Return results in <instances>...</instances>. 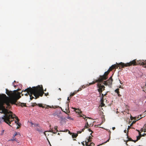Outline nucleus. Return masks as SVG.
Wrapping results in <instances>:
<instances>
[{
    "mask_svg": "<svg viewBox=\"0 0 146 146\" xmlns=\"http://www.w3.org/2000/svg\"><path fill=\"white\" fill-rule=\"evenodd\" d=\"M119 80L120 82V84H122V82H121V81H120V80Z\"/></svg>",
    "mask_w": 146,
    "mask_h": 146,
    "instance_id": "nucleus-49",
    "label": "nucleus"
},
{
    "mask_svg": "<svg viewBox=\"0 0 146 146\" xmlns=\"http://www.w3.org/2000/svg\"><path fill=\"white\" fill-rule=\"evenodd\" d=\"M49 131L50 132H51L53 133H56H56L52 131H51V130H50V131Z\"/></svg>",
    "mask_w": 146,
    "mask_h": 146,
    "instance_id": "nucleus-32",
    "label": "nucleus"
},
{
    "mask_svg": "<svg viewBox=\"0 0 146 146\" xmlns=\"http://www.w3.org/2000/svg\"><path fill=\"white\" fill-rule=\"evenodd\" d=\"M73 109H74L75 110V111L77 110V111H76V112L77 113H78L79 114L80 117H83V118L84 119H85L86 118H89L88 117H86L85 115H84L83 116H82L80 114V110H79L76 109L75 108H73Z\"/></svg>",
    "mask_w": 146,
    "mask_h": 146,
    "instance_id": "nucleus-7",
    "label": "nucleus"
},
{
    "mask_svg": "<svg viewBox=\"0 0 146 146\" xmlns=\"http://www.w3.org/2000/svg\"><path fill=\"white\" fill-rule=\"evenodd\" d=\"M88 122H86V124L85 125V126L84 127L85 128H83L82 129V131H84V130L85 129V128H88Z\"/></svg>",
    "mask_w": 146,
    "mask_h": 146,
    "instance_id": "nucleus-13",
    "label": "nucleus"
},
{
    "mask_svg": "<svg viewBox=\"0 0 146 146\" xmlns=\"http://www.w3.org/2000/svg\"><path fill=\"white\" fill-rule=\"evenodd\" d=\"M17 142L19 144V141H17Z\"/></svg>",
    "mask_w": 146,
    "mask_h": 146,
    "instance_id": "nucleus-47",
    "label": "nucleus"
},
{
    "mask_svg": "<svg viewBox=\"0 0 146 146\" xmlns=\"http://www.w3.org/2000/svg\"><path fill=\"white\" fill-rule=\"evenodd\" d=\"M95 83V82L93 81L91 83H90L89 84V85H91L92 84H94Z\"/></svg>",
    "mask_w": 146,
    "mask_h": 146,
    "instance_id": "nucleus-26",
    "label": "nucleus"
},
{
    "mask_svg": "<svg viewBox=\"0 0 146 146\" xmlns=\"http://www.w3.org/2000/svg\"><path fill=\"white\" fill-rule=\"evenodd\" d=\"M82 145H84V141H83V142H82Z\"/></svg>",
    "mask_w": 146,
    "mask_h": 146,
    "instance_id": "nucleus-41",
    "label": "nucleus"
},
{
    "mask_svg": "<svg viewBox=\"0 0 146 146\" xmlns=\"http://www.w3.org/2000/svg\"><path fill=\"white\" fill-rule=\"evenodd\" d=\"M98 87L101 89L105 88V87L104 86L102 85L101 84H98Z\"/></svg>",
    "mask_w": 146,
    "mask_h": 146,
    "instance_id": "nucleus-14",
    "label": "nucleus"
},
{
    "mask_svg": "<svg viewBox=\"0 0 146 146\" xmlns=\"http://www.w3.org/2000/svg\"><path fill=\"white\" fill-rule=\"evenodd\" d=\"M22 92H23V91H22ZM22 92H18V93H19V94H20V93H22Z\"/></svg>",
    "mask_w": 146,
    "mask_h": 146,
    "instance_id": "nucleus-50",
    "label": "nucleus"
},
{
    "mask_svg": "<svg viewBox=\"0 0 146 146\" xmlns=\"http://www.w3.org/2000/svg\"><path fill=\"white\" fill-rule=\"evenodd\" d=\"M46 133V135H49V134H48V133Z\"/></svg>",
    "mask_w": 146,
    "mask_h": 146,
    "instance_id": "nucleus-51",
    "label": "nucleus"
},
{
    "mask_svg": "<svg viewBox=\"0 0 146 146\" xmlns=\"http://www.w3.org/2000/svg\"><path fill=\"white\" fill-rule=\"evenodd\" d=\"M36 130L38 131L40 133H42L43 134H44L45 136H46V133H45V132H47V131H45L44 132V131H42V129H40L38 128Z\"/></svg>",
    "mask_w": 146,
    "mask_h": 146,
    "instance_id": "nucleus-10",
    "label": "nucleus"
},
{
    "mask_svg": "<svg viewBox=\"0 0 146 146\" xmlns=\"http://www.w3.org/2000/svg\"><path fill=\"white\" fill-rule=\"evenodd\" d=\"M77 135H78L77 134H73L72 135V136L73 137H76L77 136Z\"/></svg>",
    "mask_w": 146,
    "mask_h": 146,
    "instance_id": "nucleus-16",
    "label": "nucleus"
},
{
    "mask_svg": "<svg viewBox=\"0 0 146 146\" xmlns=\"http://www.w3.org/2000/svg\"><path fill=\"white\" fill-rule=\"evenodd\" d=\"M101 107L105 105L103 103H102V102H101Z\"/></svg>",
    "mask_w": 146,
    "mask_h": 146,
    "instance_id": "nucleus-25",
    "label": "nucleus"
},
{
    "mask_svg": "<svg viewBox=\"0 0 146 146\" xmlns=\"http://www.w3.org/2000/svg\"><path fill=\"white\" fill-rule=\"evenodd\" d=\"M48 93H45V96H46L47 95H48Z\"/></svg>",
    "mask_w": 146,
    "mask_h": 146,
    "instance_id": "nucleus-40",
    "label": "nucleus"
},
{
    "mask_svg": "<svg viewBox=\"0 0 146 146\" xmlns=\"http://www.w3.org/2000/svg\"><path fill=\"white\" fill-rule=\"evenodd\" d=\"M109 139H110V138L109 139H108V140H107L104 143H106L109 140Z\"/></svg>",
    "mask_w": 146,
    "mask_h": 146,
    "instance_id": "nucleus-36",
    "label": "nucleus"
},
{
    "mask_svg": "<svg viewBox=\"0 0 146 146\" xmlns=\"http://www.w3.org/2000/svg\"><path fill=\"white\" fill-rule=\"evenodd\" d=\"M145 135V133H144L142 135V136H144V135Z\"/></svg>",
    "mask_w": 146,
    "mask_h": 146,
    "instance_id": "nucleus-48",
    "label": "nucleus"
},
{
    "mask_svg": "<svg viewBox=\"0 0 146 146\" xmlns=\"http://www.w3.org/2000/svg\"><path fill=\"white\" fill-rule=\"evenodd\" d=\"M117 65L115 64H114L113 65H112L111 67H110V68L111 67L112 68V69L114 68H115V67H116Z\"/></svg>",
    "mask_w": 146,
    "mask_h": 146,
    "instance_id": "nucleus-15",
    "label": "nucleus"
},
{
    "mask_svg": "<svg viewBox=\"0 0 146 146\" xmlns=\"http://www.w3.org/2000/svg\"><path fill=\"white\" fill-rule=\"evenodd\" d=\"M32 95H33V94L31 95L30 94L29 96H30V99L31 100H32V99L34 98L33 96H32Z\"/></svg>",
    "mask_w": 146,
    "mask_h": 146,
    "instance_id": "nucleus-18",
    "label": "nucleus"
},
{
    "mask_svg": "<svg viewBox=\"0 0 146 146\" xmlns=\"http://www.w3.org/2000/svg\"><path fill=\"white\" fill-rule=\"evenodd\" d=\"M107 82H106L105 81L104 84L106 85H107L108 84H111L112 82V78L111 77H110L109 79L108 80Z\"/></svg>",
    "mask_w": 146,
    "mask_h": 146,
    "instance_id": "nucleus-6",
    "label": "nucleus"
},
{
    "mask_svg": "<svg viewBox=\"0 0 146 146\" xmlns=\"http://www.w3.org/2000/svg\"><path fill=\"white\" fill-rule=\"evenodd\" d=\"M116 64L117 65H121L122 67H123L124 66L126 67L127 66H130L132 64L134 65H135L136 62L135 61V60H134L132 61H131L129 62H127V63H126L125 64L122 62H120L119 63H118L117 62H116Z\"/></svg>",
    "mask_w": 146,
    "mask_h": 146,
    "instance_id": "nucleus-3",
    "label": "nucleus"
},
{
    "mask_svg": "<svg viewBox=\"0 0 146 146\" xmlns=\"http://www.w3.org/2000/svg\"><path fill=\"white\" fill-rule=\"evenodd\" d=\"M126 130H124V132L125 133H126Z\"/></svg>",
    "mask_w": 146,
    "mask_h": 146,
    "instance_id": "nucleus-46",
    "label": "nucleus"
},
{
    "mask_svg": "<svg viewBox=\"0 0 146 146\" xmlns=\"http://www.w3.org/2000/svg\"><path fill=\"white\" fill-rule=\"evenodd\" d=\"M18 135L20 136V133L19 132H16L15 134L14 135V136H15L16 135Z\"/></svg>",
    "mask_w": 146,
    "mask_h": 146,
    "instance_id": "nucleus-19",
    "label": "nucleus"
},
{
    "mask_svg": "<svg viewBox=\"0 0 146 146\" xmlns=\"http://www.w3.org/2000/svg\"><path fill=\"white\" fill-rule=\"evenodd\" d=\"M86 146H88V145L87 144V143L86 142Z\"/></svg>",
    "mask_w": 146,
    "mask_h": 146,
    "instance_id": "nucleus-45",
    "label": "nucleus"
},
{
    "mask_svg": "<svg viewBox=\"0 0 146 146\" xmlns=\"http://www.w3.org/2000/svg\"><path fill=\"white\" fill-rule=\"evenodd\" d=\"M82 131H78V133H80L82 132Z\"/></svg>",
    "mask_w": 146,
    "mask_h": 146,
    "instance_id": "nucleus-37",
    "label": "nucleus"
},
{
    "mask_svg": "<svg viewBox=\"0 0 146 146\" xmlns=\"http://www.w3.org/2000/svg\"><path fill=\"white\" fill-rule=\"evenodd\" d=\"M39 106L40 107H42V105L41 104H39Z\"/></svg>",
    "mask_w": 146,
    "mask_h": 146,
    "instance_id": "nucleus-39",
    "label": "nucleus"
},
{
    "mask_svg": "<svg viewBox=\"0 0 146 146\" xmlns=\"http://www.w3.org/2000/svg\"><path fill=\"white\" fill-rule=\"evenodd\" d=\"M26 104L24 103H22L21 104V105L22 106H25Z\"/></svg>",
    "mask_w": 146,
    "mask_h": 146,
    "instance_id": "nucleus-24",
    "label": "nucleus"
},
{
    "mask_svg": "<svg viewBox=\"0 0 146 146\" xmlns=\"http://www.w3.org/2000/svg\"><path fill=\"white\" fill-rule=\"evenodd\" d=\"M67 100H69V97H68V98Z\"/></svg>",
    "mask_w": 146,
    "mask_h": 146,
    "instance_id": "nucleus-55",
    "label": "nucleus"
},
{
    "mask_svg": "<svg viewBox=\"0 0 146 146\" xmlns=\"http://www.w3.org/2000/svg\"><path fill=\"white\" fill-rule=\"evenodd\" d=\"M138 131L139 132V135H138V136H137V139H136V140H135L133 141V140L131 139V141H134V142H135L136 141H137L138 140L140 139V138L141 137V134L139 130H138Z\"/></svg>",
    "mask_w": 146,
    "mask_h": 146,
    "instance_id": "nucleus-8",
    "label": "nucleus"
},
{
    "mask_svg": "<svg viewBox=\"0 0 146 146\" xmlns=\"http://www.w3.org/2000/svg\"><path fill=\"white\" fill-rule=\"evenodd\" d=\"M13 121L12 120H11V121H10L11 122Z\"/></svg>",
    "mask_w": 146,
    "mask_h": 146,
    "instance_id": "nucleus-60",
    "label": "nucleus"
},
{
    "mask_svg": "<svg viewBox=\"0 0 146 146\" xmlns=\"http://www.w3.org/2000/svg\"><path fill=\"white\" fill-rule=\"evenodd\" d=\"M21 97V96H18L17 97V100L18 99Z\"/></svg>",
    "mask_w": 146,
    "mask_h": 146,
    "instance_id": "nucleus-28",
    "label": "nucleus"
},
{
    "mask_svg": "<svg viewBox=\"0 0 146 146\" xmlns=\"http://www.w3.org/2000/svg\"><path fill=\"white\" fill-rule=\"evenodd\" d=\"M7 97L6 95L3 94H0V110L1 111H0V113H4L6 114L7 113H11V111L8 112L7 110L5 108L3 105L4 104H6L7 106V108L9 107L10 106L9 103L11 104H14L16 102V100H10L7 98Z\"/></svg>",
    "mask_w": 146,
    "mask_h": 146,
    "instance_id": "nucleus-1",
    "label": "nucleus"
},
{
    "mask_svg": "<svg viewBox=\"0 0 146 146\" xmlns=\"http://www.w3.org/2000/svg\"><path fill=\"white\" fill-rule=\"evenodd\" d=\"M24 91L30 92V94H33L35 96V99L38 98L40 96H42L43 94H44L42 85L33 86L32 88L29 87L25 89Z\"/></svg>",
    "mask_w": 146,
    "mask_h": 146,
    "instance_id": "nucleus-2",
    "label": "nucleus"
},
{
    "mask_svg": "<svg viewBox=\"0 0 146 146\" xmlns=\"http://www.w3.org/2000/svg\"><path fill=\"white\" fill-rule=\"evenodd\" d=\"M143 131L144 132H145L146 131L145 130V131Z\"/></svg>",
    "mask_w": 146,
    "mask_h": 146,
    "instance_id": "nucleus-56",
    "label": "nucleus"
},
{
    "mask_svg": "<svg viewBox=\"0 0 146 146\" xmlns=\"http://www.w3.org/2000/svg\"><path fill=\"white\" fill-rule=\"evenodd\" d=\"M59 118L61 119V121H63V116H59Z\"/></svg>",
    "mask_w": 146,
    "mask_h": 146,
    "instance_id": "nucleus-22",
    "label": "nucleus"
},
{
    "mask_svg": "<svg viewBox=\"0 0 146 146\" xmlns=\"http://www.w3.org/2000/svg\"><path fill=\"white\" fill-rule=\"evenodd\" d=\"M19 128V127L18 126H17L16 127V129H18Z\"/></svg>",
    "mask_w": 146,
    "mask_h": 146,
    "instance_id": "nucleus-53",
    "label": "nucleus"
},
{
    "mask_svg": "<svg viewBox=\"0 0 146 146\" xmlns=\"http://www.w3.org/2000/svg\"><path fill=\"white\" fill-rule=\"evenodd\" d=\"M47 140H48V143H49V144L51 146V144H50V141H49V140H48V138H47Z\"/></svg>",
    "mask_w": 146,
    "mask_h": 146,
    "instance_id": "nucleus-33",
    "label": "nucleus"
},
{
    "mask_svg": "<svg viewBox=\"0 0 146 146\" xmlns=\"http://www.w3.org/2000/svg\"><path fill=\"white\" fill-rule=\"evenodd\" d=\"M15 138L14 139V138H13V139H12L11 140L13 141V140H15Z\"/></svg>",
    "mask_w": 146,
    "mask_h": 146,
    "instance_id": "nucleus-42",
    "label": "nucleus"
},
{
    "mask_svg": "<svg viewBox=\"0 0 146 146\" xmlns=\"http://www.w3.org/2000/svg\"><path fill=\"white\" fill-rule=\"evenodd\" d=\"M67 118L70 120H73V119L72 118L69 116L67 117Z\"/></svg>",
    "mask_w": 146,
    "mask_h": 146,
    "instance_id": "nucleus-23",
    "label": "nucleus"
},
{
    "mask_svg": "<svg viewBox=\"0 0 146 146\" xmlns=\"http://www.w3.org/2000/svg\"><path fill=\"white\" fill-rule=\"evenodd\" d=\"M6 116V114H5L4 115H3V117H1L2 119H3V120L4 119H5V117Z\"/></svg>",
    "mask_w": 146,
    "mask_h": 146,
    "instance_id": "nucleus-17",
    "label": "nucleus"
},
{
    "mask_svg": "<svg viewBox=\"0 0 146 146\" xmlns=\"http://www.w3.org/2000/svg\"><path fill=\"white\" fill-rule=\"evenodd\" d=\"M30 123H31V124L32 125V126H33V125H34V123H33L32 122H30Z\"/></svg>",
    "mask_w": 146,
    "mask_h": 146,
    "instance_id": "nucleus-34",
    "label": "nucleus"
},
{
    "mask_svg": "<svg viewBox=\"0 0 146 146\" xmlns=\"http://www.w3.org/2000/svg\"><path fill=\"white\" fill-rule=\"evenodd\" d=\"M112 128L113 130H114L115 129V127H113Z\"/></svg>",
    "mask_w": 146,
    "mask_h": 146,
    "instance_id": "nucleus-43",
    "label": "nucleus"
},
{
    "mask_svg": "<svg viewBox=\"0 0 146 146\" xmlns=\"http://www.w3.org/2000/svg\"><path fill=\"white\" fill-rule=\"evenodd\" d=\"M88 130H89V131H90V132H91H91H92V133H90V135H92V131L90 129H88Z\"/></svg>",
    "mask_w": 146,
    "mask_h": 146,
    "instance_id": "nucleus-30",
    "label": "nucleus"
},
{
    "mask_svg": "<svg viewBox=\"0 0 146 146\" xmlns=\"http://www.w3.org/2000/svg\"><path fill=\"white\" fill-rule=\"evenodd\" d=\"M6 93H7V90L6 89Z\"/></svg>",
    "mask_w": 146,
    "mask_h": 146,
    "instance_id": "nucleus-59",
    "label": "nucleus"
},
{
    "mask_svg": "<svg viewBox=\"0 0 146 146\" xmlns=\"http://www.w3.org/2000/svg\"><path fill=\"white\" fill-rule=\"evenodd\" d=\"M108 70L105 72L103 75L100 76V78L98 80L99 82H101L103 80H106L107 79L106 75L108 74Z\"/></svg>",
    "mask_w": 146,
    "mask_h": 146,
    "instance_id": "nucleus-5",
    "label": "nucleus"
},
{
    "mask_svg": "<svg viewBox=\"0 0 146 146\" xmlns=\"http://www.w3.org/2000/svg\"><path fill=\"white\" fill-rule=\"evenodd\" d=\"M81 90V89H80V88L79 89H78L77 90H75L74 91V92L72 93H70V96H74L75 94V93L77 92H78L80 90Z\"/></svg>",
    "mask_w": 146,
    "mask_h": 146,
    "instance_id": "nucleus-11",
    "label": "nucleus"
},
{
    "mask_svg": "<svg viewBox=\"0 0 146 146\" xmlns=\"http://www.w3.org/2000/svg\"><path fill=\"white\" fill-rule=\"evenodd\" d=\"M118 94V96H120V94H119L118 93V94Z\"/></svg>",
    "mask_w": 146,
    "mask_h": 146,
    "instance_id": "nucleus-54",
    "label": "nucleus"
},
{
    "mask_svg": "<svg viewBox=\"0 0 146 146\" xmlns=\"http://www.w3.org/2000/svg\"><path fill=\"white\" fill-rule=\"evenodd\" d=\"M33 126L35 127L39 126V125L38 124H34Z\"/></svg>",
    "mask_w": 146,
    "mask_h": 146,
    "instance_id": "nucleus-20",
    "label": "nucleus"
},
{
    "mask_svg": "<svg viewBox=\"0 0 146 146\" xmlns=\"http://www.w3.org/2000/svg\"><path fill=\"white\" fill-rule=\"evenodd\" d=\"M28 94H29V95L31 94H31H30V92H27V93L25 94V96H27L28 95Z\"/></svg>",
    "mask_w": 146,
    "mask_h": 146,
    "instance_id": "nucleus-21",
    "label": "nucleus"
},
{
    "mask_svg": "<svg viewBox=\"0 0 146 146\" xmlns=\"http://www.w3.org/2000/svg\"><path fill=\"white\" fill-rule=\"evenodd\" d=\"M15 117H13L12 115L11 114H6L5 117V119L3 120V121L6 122L9 125L11 124V122L10 120V119L11 118L12 119H14Z\"/></svg>",
    "mask_w": 146,
    "mask_h": 146,
    "instance_id": "nucleus-4",
    "label": "nucleus"
},
{
    "mask_svg": "<svg viewBox=\"0 0 146 146\" xmlns=\"http://www.w3.org/2000/svg\"><path fill=\"white\" fill-rule=\"evenodd\" d=\"M91 136H89V139H88V142H89V141H90V139H91Z\"/></svg>",
    "mask_w": 146,
    "mask_h": 146,
    "instance_id": "nucleus-31",
    "label": "nucleus"
},
{
    "mask_svg": "<svg viewBox=\"0 0 146 146\" xmlns=\"http://www.w3.org/2000/svg\"><path fill=\"white\" fill-rule=\"evenodd\" d=\"M135 122L133 121V122H132V123L130 125V126H131V125L133 124V123H135Z\"/></svg>",
    "mask_w": 146,
    "mask_h": 146,
    "instance_id": "nucleus-38",
    "label": "nucleus"
},
{
    "mask_svg": "<svg viewBox=\"0 0 146 146\" xmlns=\"http://www.w3.org/2000/svg\"><path fill=\"white\" fill-rule=\"evenodd\" d=\"M18 90V89H17V90H14L13 91H17V90Z\"/></svg>",
    "mask_w": 146,
    "mask_h": 146,
    "instance_id": "nucleus-52",
    "label": "nucleus"
},
{
    "mask_svg": "<svg viewBox=\"0 0 146 146\" xmlns=\"http://www.w3.org/2000/svg\"><path fill=\"white\" fill-rule=\"evenodd\" d=\"M59 90H61V89H60V88H59Z\"/></svg>",
    "mask_w": 146,
    "mask_h": 146,
    "instance_id": "nucleus-58",
    "label": "nucleus"
},
{
    "mask_svg": "<svg viewBox=\"0 0 146 146\" xmlns=\"http://www.w3.org/2000/svg\"><path fill=\"white\" fill-rule=\"evenodd\" d=\"M130 126H128V128H129V127Z\"/></svg>",
    "mask_w": 146,
    "mask_h": 146,
    "instance_id": "nucleus-57",
    "label": "nucleus"
},
{
    "mask_svg": "<svg viewBox=\"0 0 146 146\" xmlns=\"http://www.w3.org/2000/svg\"><path fill=\"white\" fill-rule=\"evenodd\" d=\"M15 118L17 120L15 121V123L19 127L21 125V124L19 123L18 122L19 121V119L17 117H15Z\"/></svg>",
    "mask_w": 146,
    "mask_h": 146,
    "instance_id": "nucleus-9",
    "label": "nucleus"
},
{
    "mask_svg": "<svg viewBox=\"0 0 146 146\" xmlns=\"http://www.w3.org/2000/svg\"><path fill=\"white\" fill-rule=\"evenodd\" d=\"M66 119H67V117H63V121H65L66 120Z\"/></svg>",
    "mask_w": 146,
    "mask_h": 146,
    "instance_id": "nucleus-27",
    "label": "nucleus"
},
{
    "mask_svg": "<svg viewBox=\"0 0 146 146\" xmlns=\"http://www.w3.org/2000/svg\"><path fill=\"white\" fill-rule=\"evenodd\" d=\"M57 127H55L54 128L55 130H56V131H58L57 130Z\"/></svg>",
    "mask_w": 146,
    "mask_h": 146,
    "instance_id": "nucleus-35",
    "label": "nucleus"
},
{
    "mask_svg": "<svg viewBox=\"0 0 146 146\" xmlns=\"http://www.w3.org/2000/svg\"><path fill=\"white\" fill-rule=\"evenodd\" d=\"M13 138H14V137H15V136H14V135H13Z\"/></svg>",
    "mask_w": 146,
    "mask_h": 146,
    "instance_id": "nucleus-61",
    "label": "nucleus"
},
{
    "mask_svg": "<svg viewBox=\"0 0 146 146\" xmlns=\"http://www.w3.org/2000/svg\"><path fill=\"white\" fill-rule=\"evenodd\" d=\"M141 116V115H139L138 116V117H137V118H137L136 117H135V120H136V121H138V120H139V119H141V118H142V117H143V116H142L141 117H140Z\"/></svg>",
    "mask_w": 146,
    "mask_h": 146,
    "instance_id": "nucleus-12",
    "label": "nucleus"
},
{
    "mask_svg": "<svg viewBox=\"0 0 146 146\" xmlns=\"http://www.w3.org/2000/svg\"><path fill=\"white\" fill-rule=\"evenodd\" d=\"M141 131L142 132L143 131V129H142V128L141 129Z\"/></svg>",
    "mask_w": 146,
    "mask_h": 146,
    "instance_id": "nucleus-44",
    "label": "nucleus"
},
{
    "mask_svg": "<svg viewBox=\"0 0 146 146\" xmlns=\"http://www.w3.org/2000/svg\"><path fill=\"white\" fill-rule=\"evenodd\" d=\"M59 134V133H58V134Z\"/></svg>",
    "mask_w": 146,
    "mask_h": 146,
    "instance_id": "nucleus-62",
    "label": "nucleus"
},
{
    "mask_svg": "<svg viewBox=\"0 0 146 146\" xmlns=\"http://www.w3.org/2000/svg\"><path fill=\"white\" fill-rule=\"evenodd\" d=\"M118 90L117 89H116L115 90V92H116L117 94L118 93Z\"/></svg>",
    "mask_w": 146,
    "mask_h": 146,
    "instance_id": "nucleus-29",
    "label": "nucleus"
}]
</instances>
